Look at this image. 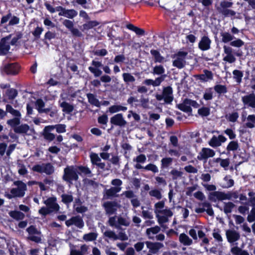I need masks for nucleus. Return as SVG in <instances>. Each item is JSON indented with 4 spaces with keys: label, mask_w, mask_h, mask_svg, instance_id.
<instances>
[{
    "label": "nucleus",
    "mask_w": 255,
    "mask_h": 255,
    "mask_svg": "<svg viewBox=\"0 0 255 255\" xmlns=\"http://www.w3.org/2000/svg\"><path fill=\"white\" fill-rule=\"evenodd\" d=\"M32 170L40 173H44L47 175H51L54 171V167L51 163H42L33 166Z\"/></svg>",
    "instance_id": "nucleus-5"
},
{
    "label": "nucleus",
    "mask_w": 255,
    "mask_h": 255,
    "mask_svg": "<svg viewBox=\"0 0 255 255\" xmlns=\"http://www.w3.org/2000/svg\"><path fill=\"white\" fill-rule=\"evenodd\" d=\"M77 167L74 166H69L64 170L63 179L65 181L71 182L73 181H77L79 179Z\"/></svg>",
    "instance_id": "nucleus-2"
},
{
    "label": "nucleus",
    "mask_w": 255,
    "mask_h": 255,
    "mask_svg": "<svg viewBox=\"0 0 255 255\" xmlns=\"http://www.w3.org/2000/svg\"><path fill=\"white\" fill-rule=\"evenodd\" d=\"M18 173L21 175H24L27 173V170L25 165L21 163H18Z\"/></svg>",
    "instance_id": "nucleus-62"
},
{
    "label": "nucleus",
    "mask_w": 255,
    "mask_h": 255,
    "mask_svg": "<svg viewBox=\"0 0 255 255\" xmlns=\"http://www.w3.org/2000/svg\"><path fill=\"white\" fill-rule=\"evenodd\" d=\"M121 188L111 187L110 188L104 191V198L105 199H112L113 197H118L117 193L121 191Z\"/></svg>",
    "instance_id": "nucleus-19"
},
{
    "label": "nucleus",
    "mask_w": 255,
    "mask_h": 255,
    "mask_svg": "<svg viewBox=\"0 0 255 255\" xmlns=\"http://www.w3.org/2000/svg\"><path fill=\"white\" fill-rule=\"evenodd\" d=\"M145 244L149 249V252L154 255L157 254L159 250L163 247V244L160 242L146 241Z\"/></svg>",
    "instance_id": "nucleus-11"
},
{
    "label": "nucleus",
    "mask_w": 255,
    "mask_h": 255,
    "mask_svg": "<svg viewBox=\"0 0 255 255\" xmlns=\"http://www.w3.org/2000/svg\"><path fill=\"white\" fill-rule=\"evenodd\" d=\"M170 174L172 176V179L175 180L181 177L183 173L182 171L174 169L170 171Z\"/></svg>",
    "instance_id": "nucleus-53"
},
{
    "label": "nucleus",
    "mask_w": 255,
    "mask_h": 255,
    "mask_svg": "<svg viewBox=\"0 0 255 255\" xmlns=\"http://www.w3.org/2000/svg\"><path fill=\"white\" fill-rule=\"evenodd\" d=\"M208 197V199L211 202H216L218 201L230 199L231 196L229 194H226L223 192L215 191L209 193Z\"/></svg>",
    "instance_id": "nucleus-7"
},
{
    "label": "nucleus",
    "mask_w": 255,
    "mask_h": 255,
    "mask_svg": "<svg viewBox=\"0 0 255 255\" xmlns=\"http://www.w3.org/2000/svg\"><path fill=\"white\" fill-rule=\"evenodd\" d=\"M61 197L62 202L67 205H68L69 203L72 202L73 200V196L71 194H63Z\"/></svg>",
    "instance_id": "nucleus-45"
},
{
    "label": "nucleus",
    "mask_w": 255,
    "mask_h": 255,
    "mask_svg": "<svg viewBox=\"0 0 255 255\" xmlns=\"http://www.w3.org/2000/svg\"><path fill=\"white\" fill-rule=\"evenodd\" d=\"M65 224L67 227L74 225L79 229H82L84 226L83 220L80 216L71 217L70 219L66 221Z\"/></svg>",
    "instance_id": "nucleus-10"
},
{
    "label": "nucleus",
    "mask_w": 255,
    "mask_h": 255,
    "mask_svg": "<svg viewBox=\"0 0 255 255\" xmlns=\"http://www.w3.org/2000/svg\"><path fill=\"white\" fill-rule=\"evenodd\" d=\"M198 113L202 117H206L210 115V111L209 108L203 107L198 109Z\"/></svg>",
    "instance_id": "nucleus-56"
},
{
    "label": "nucleus",
    "mask_w": 255,
    "mask_h": 255,
    "mask_svg": "<svg viewBox=\"0 0 255 255\" xmlns=\"http://www.w3.org/2000/svg\"><path fill=\"white\" fill-rule=\"evenodd\" d=\"M143 169L151 171L153 173H157L158 172V167L154 164L150 163L147 164L146 166L143 167Z\"/></svg>",
    "instance_id": "nucleus-55"
},
{
    "label": "nucleus",
    "mask_w": 255,
    "mask_h": 255,
    "mask_svg": "<svg viewBox=\"0 0 255 255\" xmlns=\"http://www.w3.org/2000/svg\"><path fill=\"white\" fill-rule=\"evenodd\" d=\"M218 11L225 16H234L236 14L235 11L228 8L220 9V10H218Z\"/></svg>",
    "instance_id": "nucleus-49"
},
{
    "label": "nucleus",
    "mask_w": 255,
    "mask_h": 255,
    "mask_svg": "<svg viewBox=\"0 0 255 255\" xmlns=\"http://www.w3.org/2000/svg\"><path fill=\"white\" fill-rule=\"evenodd\" d=\"M226 119L231 122H235L239 118L237 112H234L226 116Z\"/></svg>",
    "instance_id": "nucleus-58"
},
{
    "label": "nucleus",
    "mask_w": 255,
    "mask_h": 255,
    "mask_svg": "<svg viewBox=\"0 0 255 255\" xmlns=\"http://www.w3.org/2000/svg\"><path fill=\"white\" fill-rule=\"evenodd\" d=\"M209 144L212 147H217L221 145L220 141L217 137L214 136L209 142Z\"/></svg>",
    "instance_id": "nucleus-60"
},
{
    "label": "nucleus",
    "mask_w": 255,
    "mask_h": 255,
    "mask_svg": "<svg viewBox=\"0 0 255 255\" xmlns=\"http://www.w3.org/2000/svg\"><path fill=\"white\" fill-rule=\"evenodd\" d=\"M20 119L21 118H14L12 119L7 120L6 123L7 125L12 128L14 130V128L15 127H17L20 125Z\"/></svg>",
    "instance_id": "nucleus-32"
},
{
    "label": "nucleus",
    "mask_w": 255,
    "mask_h": 255,
    "mask_svg": "<svg viewBox=\"0 0 255 255\" xmlns=\"http://www.w3.org/2000/svg\"><path fill=\"white\" fill-rule=\"evenodd\" d=\"M160 227L158 226L148 228L146 230V235L149 239L154 240V238L151 236V234H156L160 232Z\"/></svg>",
    "instance_id": "nucleus-25"
},
{
    "label": "nucleus",
    "mask_w": 255,
    "mask_h": 255,
    "mask_svg": "<svg viewBox=\"0 0 255 255\" xmlns=\"http://www.w3.org/2000/svg\"><path fill=\"white\" fill-rule=\"evenodd\" d=\"M77 14V11L74 9H66L64 13H63V16H65L68 18L72 19L75 16H76Z\"/></svg>",
    "instance_id": "nucleus-38"
},
{
    "label": "nucleus",
    "mask_w": 255,
    "mask_h": 255,
    "mask_svg": "<svg viewBox=\"0 0 255 255\" xmlns=\"http://www.w3.org/2000/svg\"><path fill=\"white\" fill-rule=\"evenodd\" d=\"M213 236L218 242H221L223 241V239L220 235V230L219 229H216L214 230Z\"/></svg>",
    "instance_id": "nucleus-61"
},
{
    "label": "nucleus",
    "mask_w": 255,
    "mask_h": 255,
    "mask_svg": "<svg viewBox=\"0 0 255 255\" xmlns=\"http://www.w3.org/2000/svg\"><path fill=\"white\" fill-rule=\"evenodd\" d=\"M158 208H155V212L156 214V217L157 218L158 222L159 223V224L161 225L162 224L167 222L168 221V219H167L166 217L164 216L162 214L158 213ZM159 209H161L162 208Z\"/></svg>",
    "instance_id": "nucleus-40"
},
{
    "label": "nucleus",
    "mask_w": 255,
    "mask_h": 255,
    "mask_svg": "<svg viewBox=\"0 0 255 255\" xmlns=\"http://www.w3.org/2000/svg\"><path fill=\"white\" fill-rule=\"evenodd\" d=\"M215 154V151L209 148H203L199 152L197 158L200 160H206L208 158L213 157Z\"/></svg>",
    "instance_id": "nucleus-14"
},
{
    "label": "nucleus",
    "mask_w": 255,
    "mask_h": 255,
    "mask_svg": "<svg viewBox=\"0 0 255 255\" xmlns=\"http://www.w3.org/2000/svg\"><path fill=\"white\" fill-rule=\"evenodd\" d=\"M179 239L180 243L184 246H190L193 243L192 240L184 233H182L180 235Z\"/></svg>",
    "instance_id": "nucleus-28"
},
{
    "label": "nucleus",
    "mask_w": 255,
    "mask_h": 255,
    "mask_svg": "<svg viewBox=\"0 0 255 255\" xmlns=\"http://www.w3.org/2000/svg\"><path fill=\"white\" fill-rule=\"evenodd\" d=\"M224 183L222 185V187L224 188H228L233 186L234 184V180L231 179L229 176H226L224 178Z\"/></svg>",
    "instance_id": "nucleus-43"
},
{
    "label": "nucleus",
    "mask_w": 255,
    "mask_h": 255,
    "mask_svg": "<svg viewBox=\"0 0 255 255\" xmlns=\"http://www.w3.org/2000/svg\"><path fill=\"white\" fill-rule=\"evenodd\" d=\"M247 220L250 223L255 221V208H252L250 213L248 216Z\"/></svg>",
    "instance_id": "nucleus-64"
},
{
    "label": "nucleus",
    "mask_w": 255,
    "mask_h": 255,
    "mask_svg": "<svg viewBox=\"0 0 255 255\" xmlns=\"http://www.w3.org/2000/svg\"><path fill=\"white\" fill-rule=\"evenodd\" d=\"M6 111L7 112L9 113L13 116L15 117V118H21V115L20 112L14 109L10 105H6Z\"/></svg>",
    "instance_id": "nucleus-34"
},
{
    "label": "nucleus",
    "mask_w": 255,
    "mask_h": 255,
    "mask_svg": "<svg viewBox=\"0 0 255 255\" xmlns=\"http://www.w3.org/2000/svg\"><path fill=\"white\" fill-rule=\"evenodd\" d=\"M199 79L200 80L207 82L210 80H212L213 79V74L212 73L208 70H204V73L198 76Z\"/></svg>",
    "instance_id": "nucleus-27"
},
{
    "label": "nucleus",
    "mask_w": 255,
    "mask_h": 255,
    "mask_svg": "<svg viewBox=\"0 0 255 255\" xmlns=\"http://www.w3.org/2000/svg\"><path fill=\"white\" fill-rule=\"evenodd\" d=\"M242 101L245 106L255 109V95L254 93L242 97Z\"/></svg>",
    "instance_id": "nucleus-15"
},
{
    "label": "nucleus",
    "mask_w": 255,
    "mask_h": 255,
    "mask_svg": "<svg viewBox=\"0 0 255 255\" xmlns=\"http://www.w3.org/2000/svg\"><path fill=\"white\" fill-rule=\"evenodd\" d=\"M10 38V35L3 38L0 41V55H6L10 49L8 41Z\"/></svg>",
    "instance_id": "nucleus-13"
},
{
    "label": "nucleus",
    "mask_w": 255,
    "mask_h": 255,
    "mask_svg": "<svg viewBox=\"0 0 255 255\" xmlns=\"http://www.w3.org/2000/svg\"><path fill=\"white\" fill-rule=\"evenodd\" d=\"M146 160V156L143 154H140L133 159V161L135 162L136 164L134 165L135 168L137 169H141L143 168V166L141 165V163H144Z\"/></svg>",
    "instance_id": "nucleus-22"
},
{
    "label": "nucleus",
    "mask_w": 255,
    "mask_h": 255,
    "mask_svg": "<svg viewBox=\"0 0 255 255\" xmlns=\"http://www.w3.org/2000/svg\"><path fill=\"white\" fill-rule=\"evenodd\" d=\"M123 80L125 83H133L135 81V78L130 73H124L122 75Z\"/></svg>",
    "instance_id": "nucleus-41"
},
{
    "label": "nucleus",
    "mask_w": 255,
    "mask_h": 255,
    "mask_svg": "<svg viewBox=\"0 0 255 255\" xmlns=\"http://www.w3.org/2000/svg\"><path fill=\"white\" fill-rule=\"evenodd\" d=\"M205 233L202 231L199 230L198 231V236L200 239H202L203 240L202 241V243H201V246H202L203 244H209V239L205 237Z\"/></svg>",
    "instance_id": "nucleus-48"
},
{
    "label": "nucleus",
    "mask_w": 255,
    "mask_h": 255,
    "mask_svg": "<svg viewBox=\"0 0 255 255\" xmlns=\"http://www.w3.org/2000/svg\"><path fill=\"white\" fill-rule=\"evenodd\" d=\"M243 120L246 121V127L250 128H255V115H250L246 118L243 119V116H242Z\"/></svg>",
    "instance_id": "nucleus-24"
},
{
    "label": "nucleus",
    "mask_w": 255,
    "mask_h": 255,
    "mask_svg": "<svg viewBox=\"0 0 255 255\" xmlns=\"http://www.w3.org/2000/svg\"><path fill=\"white\" fill-rule=\"evenodd\" d=\"M43 31V28L41 27L37 26L35 28L34 30L32 32L33 35L36 39L40 38V35Z\"/></svg>",
    "instance_id": "nucleus-63"
},
{
    "label": "nucleus",
    "mask_w": 255,
    "mask_h": 255,
    "mask_svg": "<svg viewBox=\"0 0 255 255\" xmlns=\"http://www.w3.org/2000/svg\"><path fill=\"white\" fill-rule=\"evenodd\" d=\"M233 2L226 0H222L221 1L219 6H216V9L218 10L220 9H226L231 7L233 5Z\"/></svg>",
    "instance_id": "nucleus-39"
},
{
    "label": "nucleus",
    "mask_w": 255,
    "mask_h": 255,
    "mask_svg": "<svg viewBox=\"0 0 255 255\" xmlns=\"http://www.w3.org/2000/svg\"><path fill=\"white\" fill-rule=\"evenodd\" d=\"M111 124L120 127H125L127 122L125 120L122 114H117L110 119Z\"/></svg>",
    "instance_id": "nucleus-9"
},
{
    "label": "nucleus",
    "mask_w": 255,
    "mask_h": 255,
    "mask_svg": "<svg viewBox=\"0 0 255 255\" xmlns=\"http://www.w3.org/2000/svg\"><path fill=\"white\" fill-rule=\"evenodd\" d=\"M99 24V22L96 20L89 21L83 24V30H89Z\"/></svg>",
    "instance_id": "nucleus-33"
},
{
    "label": "nucleus",
    "mask_w": 255,
    "mask_h": 255,
    "mask_svg": "<svg viewBox=\"0 0 255 255\" xmlns=\"http://www.w3.org/2000/svg\"><path fill=\"white\" fill-rule=\"evenodd\" d=\"M178 108L185 112H191L192 111L189 99H185L182 104H180L178 106Z\"/></svg>",
    "instance_id": "nucleus-26"
},
{
    "label": "nucleus",
    "mask_w": 255,
    "mask_h": 255,
    "mask_svg": "<svg viewBox=\"0 0 255 255\" xmlns=\"http://www.w3.org/2000/svg\"><path fill=\"white\" fill-rule=\"evenodd\" d=\"M233 74L234 75V79L235 80L236 82L239 84L240 83L242 82V78L243 77V72L238 70H235L233 71Z\"/></svg>",
    "instance_id": "nucleus-42"
},
{
    "label": "nucleus",
    "mask_w": 255,
    "mask_h": 255,
    "mask_svg": "<svg viewBox=\"0 0 255 255\" xmlns=\"http://www.w3.org/2000/svg\"><path fill=\"white\" fill-rule=\"evenodd\" d=\"M157 100L160 101L163 100L166 104H171L173 100V90L170 86L164 87L162 94H156L155 96Z\"/></svg>",
    "instance_id": "nucleus-4"
},
{
    "label": "nucleus",
    "mask_w": 255,
    "mask_h": 255,
    "mask_svg": "<svg viewBox=\"0 0 255 255\" xmlns=\"http://www.w3.org/2000/svg\"><path fill=\"white\" fill-rule=\"evenodd\" d=\"M227 241L230 243H233L240 239V234L239 232L233 230H227L226 232Z\"/></svg>",
    "instance_id": "nucleus-16"
},
{
    "label": "nucleus",
    "mask_w": 255,
    "mask_h": 255,
    "mask_svg": "<svg viewBox=\"0 0 255 255\" xmlns=\"http://www.w3.org/2000/svg\"><path fill=\"white\" fill-rule=\"evenodd\" d=\"M224 52L226 56L224 57L223 60L230 63H233L236 60V57L233 55V49L230 46L224 45L223 46Z\"/></svg>",
    "instance_id": "nucleus-12"
},
{
    "label": "nucleus",
    "mask_w": 255,
    "mask_h": 255,
    "mask_svg": "<svg viewBox=\"0 0 255 255\" xmlns=\"http://www.w3.org/2000/svg\"><path fill=\"white\" fill-rule=\"evenodd\" d=\"M36 109L37 110L39 113H47L50 111V109L49 108H44L45 106V103L43 101L39 99L36 100L35 104Z\"/></svg>",
    "instance_id": "nucleus-23"
},
{
    "label": "nucleus",
    "mask_w": 255,
    "mask_h": 255,
    "mask_svg": "<svg viewBox=\"0 0 255 255\" xmlns=\"http://www.w3.org/2000/svg\"><path fill=\"white\" fill-rule=\"evenodd\" d=\"M97 238V234L91 232L86 234L83 236V239L86 241H93L96 240Z\"/></svg>",
    "instance_id": "nucleus-46"
},
{
    "label": "nucleus",
    "mask_w": 255,
    "mask_h": 255,
    "mask_svg": "<svg viewBox=\"0 0 255 255\" xmlns=\"http://www.w3.org/2000/svg\"><path fill=\"white\" fill-rule=\"evenodd\" d=\"M13 185L15 187L12 188L10 194H7L6 196L9 199L13 197H23L27 190L26 184L22 181L17 180L13 182Z\"/></svg>",
    "instance_id": "nucleus-1"
},
{
    "label": "nucleus",
    "mask_w": 255,
    "mask_h": 255,
    "mask_svg": "<svg viewBox=\"0 0 255 255\" xmlns=\"http://www.w3.org/2000/svg\"><path fill=\"white\" fill-rule=\"evenodd\" d=\"M149 194L150 196L154 197L157 199H160L162 198L160 191L157 189L151 190L149 192Z\"/></svg>",
    "instance_id": "nucleus-59"
},
{
    "label": "nucleus",
    "mask_w": 255,
    "mask_h": 255,
    "mask_svg": "<svg viewBox=\"0 0 255 255\" xmlns=\"http://www.w3.org/2000/svg\"><path fill=\"white\" fill-rule=\"evenodd\" d=\"M211 40L207 36H203L198 44V47L202 51L208 50L210 48Z\"/></svg>",
    "instance_id": "nucleus-18"
},
{
    "label": "nucleus",
    "mask_w": 255,
    "mask_h": 255,
    "mask_svg": "<svg viewBox=\"0 0 255 255\" xmlns=\"http://www.w3.org/2000/svg\"><path fill=\"white\" fill-rule=\"evenodd\" d=\"M9 216L16 220H20L24 219L25 215L24 214L18 211H11L9 213Z\"/></svg>",
    "instance_id": "nucleus-31"
},
{
    "label": "nucleus",
    "mask_w": 255,
    "mask_h": 255,
    "mask_svg": "<svg viewBox=\"0 0 255 255\" xmlns=\"http://www.w3.org/2000/svg\"><path fill=\"white\" fill-rule=\"evenodd\" d=\"M2 73L8 75H15L18 73L19 66L16 63H5L0 69Z\"/></svg>",
    "instance_id": "nucleus-8"
},
{
    "label": "nucleus",
    "mask_w": 255,
    "mask_h": 255,
    "mask_svg": "<svg viewBox=\"0 0 255 255\" xmlns=\"http://www.w3.org/2000/svg\"><path fill=\"white\" fill-rule=\"evenodd\" d=\"M127 107L121 105H115L109 108V112L111 114L118 113L120 111H126Z\"/></svg>",
    "instance_id": "nucleus-29"
},
{
    "label": "nucleus",
    "mask_w": 255,
    "mask_h": 255,
    "mask_svg": "<svg viewBox=\"0 0 255 255\" xmlns=\"http://www.w3.org/2000/svg\"><path fill=\"white\" fill-rule=\"evenodd\" d=\"M221 36H222V41L225 43L231 42L234 38V36L227 32H222Z\"/></svg>",
    "instance_id": "nucleus-35"
},
{
    "label": "nucleus",
    "mask_w": 255,
    "mask_h": 255,
    "mask_svg": "<svg viewBox=\"0 0 255 255\" xmlns=\"http://www.w3.org/2000/svg\"><path fill=\"white\" fill-rule=\"evenodd\" d=\"M60 106L63 108V111L66 113H69L73 110V107L65 102H62Z\"/></svg>",
    "instance_id": "nucleus-47"
},
{
    "label": "nucleus",
    "mask_w": 255,
    "mask_h": 255,
    "mask_svg": "<svg viewBox=\"0 0 255 255\" xmlns=\"http://www.w3.org/2000/svg\"><path fill=\"white\" fill-rule=\"evenodd\" d=\"M187 54L188 53L185 51H179L174 54L172 57L173 66L178 69L183 68L186 64L185 59Z\"/></svg>",
    "instance_id": "nucleus-3"
},
{
    "label": "nucleus",
    "mask_w": 255,
    "mask_h": 255,
    "mask_svg": "<svg viewBox=\"0 0 255 255\" xmlns=\"http://www.w3.org/2000/svg\"><path fill=\"white\" fill-rule=\"evenodd\" d=\"M104 235L105 237L112 239L114 241L118 240V235L113 231H106L104 233Z\"/></svg>",
    "instance_id": "nucleus-54"
},
{
    "label": "nucleus",
    "mask_w": 255,
    "mask_h": 255,
    "mask_svg": "<svg viewBox=\"0 0 255 255\" xmlns=\"http://www.w3.org/2000/svg\"><path fill=\"white\" fill-rule=\"evenodd\" d=\"M150 53L154 56L155 62L159 63L163 62L164 58L160 55L158 51L156 50H151Z\"/></svg>",
    "instance_id": "nucleus-37"
},
{
    "label": "nucleus",
    "mask_w": 255,
    "mask_h": 255,
    "mask_svg": "<svg viewBox=\"0 0 255 255\" xmlns=\"http://www.w3.org/2000/svg\"><path fill=\"white\" fill-rule=\"evenodd\" d=\"M214 90L218 94H224L227 92L226 87L222 85H217L215 86Z\"/></svg>",
    "instance_id": "nucleus-51"
},
{
    "label": "nucleus",
    "mask_w": 255,
    "mask_h": 255,
    "mask_svg": "<svg viewBox=\"0 0 255 255\" xmlns=\"http://www.w3.org/2000/svg\"><path fill=\"white\" fill-rule=\"evenodd\" d=\"M9 99H14L17 95V91L14 89H10L7 90L6 93Z\"/></svg>",
    "instance_id": "nucleus-57"
},
{
    "label": "nucleus",
    "mask_w": 255,
    "mask_h": 255,
    "mask_svg": "<svg viewBox=\"0 0 255 255\" xmlns=\"http://www.w3.org/2000/svg\"><path fill=\"white\" fill-rule=\"evenodd\" d=\"M92 65L94 67L90 66L88 68L89 70L94 74L96 77H99L102 74V71L99 69V67H101L102 64L101 62L96 61L93 60L92 62Z\"/></svg>",
    "instance_id": "nucleus-17"
},
{
    "label": "nucleus",
    "mask_w": 255,
    "mask_h": 255,
    "mask_svg": "<svg viewBox=\"0 0 255 255\" xmlns=\"http://www.w3.org/2000/svg\"><path fill=\"white\" fill-rule=\"evenodd\" d=\"M239 148V144L237 141H232L227 146V149L228 151H234Z\"/></svg>",
    "instance_id": "nucleus-52"
},
{
    "label": "nucleus",
    "mask_w": 255,
    "mask_h": 255,
    "mask_svg": "<svg viewBox=\"0 0 255 255\" xmlns=\"http://www.w3.org/2000/svg\"><path fill=\"white\" fill-rule=\"evenodd\" d=\"M165 72V69L162 65L155 66L153 69L152 73L156 75H161Z\"/></svg>",
    "instance_id": "nucleus-50"
},
{
    "label": "nucleus",
    "mask_w": 255,
    "mask_h": 255,
    "mask_svg": "<svg viewBox=\"0 0 255 255\" xmlns=\"http://www.w3.org/2000/svg\"><path fill=\"white\" fill-rule=\"evenodd\" d=\"M29 131H33V129H30V127L26 124L19 125L14 128V132L19 134H28Z\"/></svg>",
    "instance_id": "nucleus-20"
},
{
    "label": "nucleus",
    "mask_w": 255,
    "mask_h": 255,
    "mask_svg": "<svg viewBox=\"0 0 255 255\" xmlns=\"http://www.w3.org/2000/svg\"><path fill=\"white\" fill-rule=\"evenodd\" d=\"M45 204L48 207H59L56 203V199L55 197H51L45 201Z\"/></svg>",
    "instance_id": "nucleus-44"
},
{
    "label": "nucleus",
    "mask_w": 255,
    "mask_h": 255,
    "mask_svg": "<svg viewBox=\"0 0 255 255\" xmlns=\"http://www.w3.org/2000/svg\"><path fill=\"white\" fill-rule=\"evenodd\" d=\"M60 208H40L39 213L43 217H45L46 215L50 214L54 211H58Z\"/></svg>",
    "instance_id": "nucleus-36"
},
{
    "label": "nucleus",
    "mask_w": 255,
    "mask_h": 255,
    "mask_svg": "<svg viewBox=\"0 0 255 255\" xmlns=\"http://www.w3.org/2000/svg\"><path fill=\"white\" fill-rule=\"evenodd\" d=\"M26 231L29 234L27 239L36 243H39L41 242V239L39 236L41 233L37 230L35 226L30 225L26 229Z\"/></svg>",
    "instance_id": "nucleus-6"
},
{
    "label": "nucleus",
    "mask_w": 255,
    "mask_h": 255,
    "mask_svg": "<svg viewBox=\"0 0 255 255\" xmlns=\"http://www.w3.org/2000/svg\"><path fill=\"white\" fill-rule=\"evenodd\" d=\"M87 97L88 99V102L92 105L95 106L97 107H100L101 106L100 102L96 98V96L91 93L87 94Z\"/></svg>",
    "instance_id": "nucleus-30"
},
{
    "label": "nucleus",
    "mask_w": 255,
    "mask_h": 255,
    "mask_svg": "<svg viewBox=\"0 0 255 255\" xmlns=\"http://www.w3.org/2000/svg\"><path fill=\"white\" fill-rule=\"evenodd\" d=\"M90 157L91 162L93 164L97 165L101 169H103L105 168V164L103 162H100L101 159L98 156V154L96 153H91Z\"/></svg>",
    "instance_id": "nucleus-21"
}]
</instances>
